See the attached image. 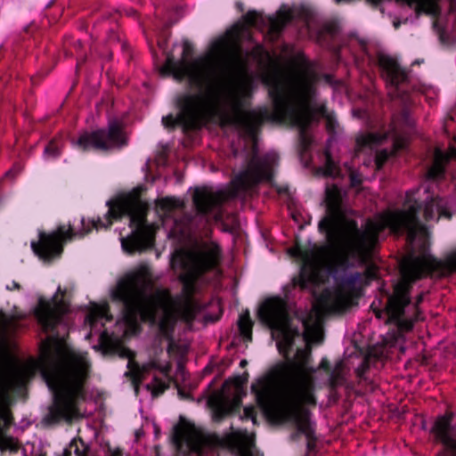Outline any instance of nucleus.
Wrapping results in <instances>:
<instances>
[{
    "label": "nucleus",
    "instance_id": "nucleus-18",
    "mask_svg": "<svg viewBox=\"0 0 456 456\" xmlns=\"http://www.w3.org/2000/svg\"><path fill=\"white\" fill-rule=\"evenodd\" d=\"M455 414L446 410L444 414L437 415L429 430L434 440L444 446V456H456V423Z\"/></svg>",
    "mask_w": 456,
    "mask_h": 456
},
{
    "label": "nucleus",
    "instance_id": "nucleus-42",
    "mask_svg": "<svg viewBox=\"0 0 456 456\" xmlns=\"http://www.w3.org/2000/svg\"><path fill=\"white\" fill-rule=\"evenodd\" d=\"M185 431L183 427L177 425L174 428V439L175 442H181L184 436Z\"/></svg>",
    "mask_w": 456,
    "mask_h": 456
},
{
    "label": "nucleus",
    "instance_id": "nucleus-26",
    "mask_svg": "<svg viewBox=\"0 0 456 456\" xmlns=\"http://www.w3.org/2000/svg\"><path fill=\"white\" fill-rule=\"evenodd\" d=\"M127 368L129 369V370L126 372V376L130 378L134 387L135 393L137 394L139 391V385L142 382L143 370L133 359H129Z\"/></svg>",
    "mask_w": 456,
    "mask_h": 456
},
{
    "label": "nucleus",
    "instance_id": "nucleus-61",
    "mask_svg": "<svg viewBox=\"0 0 456 456\" xmlns=\"http://www.w3.org/2000/svg\"><path fill=\"white\" fill-rule=\"evenodd\" d=\"M12 173H13V170L12 169H10L9 171L6 172V175L9 176V175H12Z\"/></svg>",
    "mask_w": 456,
    "mask_h": 456
},
{
    "label": "nucleus",
    "instance_id": "nucleus-40",
    "mask_svg": "<svg viewBox=\"0 0 456 456\" xmlns=\"http://www.w3.org/2000/svg\"><path fill=\"white\" fill-rule=\"evenodd\" d=\"M83 45L81 41H77L75 43V48L77 50V65H76V71L78 72V69L80 67L86 62V57L84 56L82 53H78V51L81 50Z\"/></svg>",
    "mask_w": 456,
    "mask_h": 456
},
{
    "label": "nucleus",
    "instance_id": "nucleus-58",
    "mask_svg": "<svg viewBox=\"0 0 456 456\" xmlns=\"http://www.w3.org/2000/svg\"><path fill=\"white\" fill-rule=\"evenodd\" d=\"M247 364H248V362L245 359L241 360L240 362V367H245Z\"/></svg>",
    "mask_w": 456,
    "mask_h": 456
},
{
    "label": "nucleus",
    "instance_id": "nucleus-21",
    "mask_svg": "<svg viewBox=\"0 0 456 456\" xmlns=\"http://www.w3.org/2000/svg\"><path fill=\"white\" fill-rule=\"evenodd\" d=\"M293 18L289 10H280L275 17H269L268 35L272 40H277L285 28L286 25L291 21Z\"/></svg>",
    "mask_w": 456,
    "mask_h": 456
},
{
    "label": "nucleus",
    "instance_id": "nucleus-60",
    "mask_svg": "<svg viewBox=\"0 0 456 456\" xmlns=\"http://www.w3.org/2000/svg\"><path fill=\"white\" fill-rule=\"evenodd\" d=\"M104 16L106 17V19H111V20H113L116 19V18H115V16H113V15H112V14H110V13L108 16H106V15L104 14Z\"/></svg>",
    "mask_w": 456,
    "mask_h": 456
},
{
    "label": "nucleus",
    "instance_id": "nucleus-16",
    "mask_svg": "<svg viewBox=\"0 0 456 456\" xmlns=\"http://www.w3.org/2000/svg\"><path fill=\"white\" fill-rule=\"evenodd\" d=\"M377 63L382 78L391 90V92H389L391 97L400 99L402 102H406L409 94L408 91L403 87L407 86L410 82L409 71L402 68L395 59L385 53L378 54Z\"/></svg>",
    "mask_w": 456,
    "mask_h": 456
},
{
    "label": "nucleus",
    "instance_id": "nucleus-35",
    "mask_svg": "<svg viewBox=\"0 0 456 456\" xmlns=\"http://www.w3.org/2000/svg\"><path fill=\"white\" fill-rule=\"evenodd\" d=\"M346 381L344 375L340 371H331L329 379V386L331 390H336L343 386Z\"/></svg>",
    "mask_w": 456,
    "mask_h": 456
},
{
    "label": "nucleus",
    "instance_id": "nucleus-63",
    "mask_svg": "<svg viewBox=\"0 0 456 456\" xmlns=\"http://www.w3.org/2000/svg\"><path fill=\"white\" fill-rule=\"evenodd\" d=\"M395 146H396V148H401L402 147V143L399 142H395Z\"/></svg>",
    "mask_w": 456,
    "mask_h": 456
},
{
    "label": "nucleus",
    "instance_id": "nucleus-5",
    "mask_svg": "<svg viewBox=\"0 0 456 456\" xmlns=\"http://www.w3.org/2000/svg\"><path fill=\"white\" fill-rule=\"evenodd\" d=\"M42 376L53 393V403L44 420L50 425L70 421L77 403L86 399L91 364L86 357L66 348L56 338L45 346Z\"/></svg>",
    "mask_w": 456,
    "mask_h": 456
},
{
    "label": "nucleus",
    "instance_id": "nucleus-23",
    "mask_svg": "<svg viewBox=\"0 0 456 456\" xmlns=\"http://www.w3.org/2000/svg\"><path fill=\"white\" fill-rule=\"evenodd\" d=\"M240 401L237 400L234 403H218L214 408L213 418L216 422H220L226 417L234 413L240 408Z\"/></svg>",
    "mask_w": 456,
    "mask_h": 456
},
{
    "label": "nucleus",
    "instance_id": "nucleus-39",
    "mask_svg": "<svg viewBox=\"0 0 456 456\" xmlns=\"http://www.w3.org/2000/svg\"><path fill=\"white\" fill-rule=\"evenodd\" d=\"M242 419H251L253 423H256V410L255 406H246L243 411Z\"/></svg>",
    "mask_w": 456,
    "mask_h": 456
},
{
    "label": "nucleus",
    "instance_id": "nucleus-55",
    "mask_svg": "<svg viewBox=\"0 0 456 456\" xmlns=\"http://www.w3.org/2000/svg\"><path fill=\"white\" fill-rule=\"evenodd\" d=\"M403 118H404V119H405L406 124L410 126V125H411V122H410L409 116H408V112H407V110H403Z\"/></svg>",
    "mask_w": 456,
    "mask_h": 456
},
{
    "label": "nucleus",
    "instance_id": "nucleus-31",
    "mask_svg": "<svg viewBox=\"0 0 456 456\" xmlns=\"http://www.w3.org/2000/svg\"><path fill=\"white\" fill-rule=\"evenodd\" d=\"M361 266H365V270L362 274H363V284L369 285L370 281L378 279V267L374 263H372V258L366 265H360Z\"/></svg>",
    "mask_w": 456,
    "mask_h": 456
},
{
    "label": "nucleus",
    "instance_id": "nucleus-1",
    "mask_svg": "<svg viewBox=\"0 0 456 456\" xmlns=\"http://www.w3.org/2000/svg\"><path fill=\"white\" fill-rule=\"evenodd\" d=\"M193 52L192 44L184 40L181 59L176 61L173 54H167L165 64L159 69L162 76H173L178 82L187 80L189 86L197 90L177 95L178 113L175 116L170 113L161 119L168 131L181 127L184 134L201 128L216 108L226 75L235 66L242 64L240 53L232 51L226 37L216 39L207 54L190 61Z\"/></svg>",
    "mask_w": 456,
    "mask_h": 456
},
{
    "label": "nucleus",
    "instance_id": "nucleus-36",
    "mask_svg": "<svg viewBox=\"0 0 456 456\" xmlns=\"http://www.w3.org/2000/svg\"><path fill=\"white\" fill-rule=\"evenodd\" d=\"M68 449H70L71 452L72 449H74L77 456H86V444L80 437L72 439Z\"/></svg>",
    "mask_w": 456,
    "mask_h": 456
},
{
    "label": "nucleus",
    "instance_id": "nucleus-53",
    "mask_svg": "<svg viewBox=\"0 0 456 456\" xmlns=\"http://www.w3.org/2000/svg\"><path fill=\"white\" fill-rule=\"evenodd\" d=\"M126 15L129 17H134L136 18L138 16V12L134 9H129L126 11Z\"/></svg>",
    "mask_w": 456,
    "mask_h": 456
},
{
    "label": "nucleus",
    "instance_id": "nucleus-64",
    "mask_svg": "<svg viewBox=\"0 0 456 456\" xmlns=\"http://www.w3.org/2000/svg\"><path fill=\"white\" fill-rule=\"evenodd\" d=\"M161 371L165 372L166 374L167 373L168 370L167 369H161Z\"/></svg>",
    "mask_w": 456,
    "mask_h": 456
},
{
    "label": "nucleus",
    "instance_id": "nucleus-19",
    "mask_svg": "<svg viewBox=\"0 0 456 456\" xmlns=\"http://www.w3.org/2000/svg\"><path fill=\"white\" fill-rule=\"evenodd\" d=\"M337 289L335 297L338 302L349 303L354 297H360L359 284H363V274L354 272L335 278Z\"/></svg>",
    "mask_w": 456,
    "mask_h": 456
},
{
    "label": "nucleus",
    "instance_id": "nucleus-50",
    "mask_svg": "<svg viewBox=\"0 0 456 456\" xmlns=\"http://www.w3.org/2000/svg\"><path fill=\"white\" fill-rule=\"evenodd\" d=\"M21 288V286L20 285V283H18L17 281H12V285H7L6 286V289L8 290H12V289H17V290H20Z\"/></svg>",
    "mask_w": 456,
    "mask_h": 456
},
{
    "label": "nucleus",
    "instance_id": "nucleus-44",
    "mask_svg": "<svg viewBox=\"0 0 456 456\" xmlns=\"http://www.w3.org/2000/svg\"><path fill=\"white\" fill-rule=\"evenodd\" d=\"M375 303L373 302L370 305L375 316L378 318V319H382L384 315H387V309L386 307L384 309H380L379 307H375L374 306Z\"/></svg>",
    "mask_w": 456,
    "mask_h": 456
},
{
    "label": "nucleus",
    "instance_id": "nucleus-25",
    "mask_svg": "<svg viewBox=\"0 0 456 456\" xmlns=\"http://www.w3.org/2000/svg\"><path fill=\"white\" fill-rule=\"evenodd\" d=\"M252 327L253 322L251 321L249 312L246 311L245 313L241 314L240 315L239 321H238V328L240 330V335L246 341H251L252 340Z\"/></svg>",
    "mask_w": 456,
    "mask_h": 456
},
{
    "label": "nucleus",
    "instance_id": "nucleus-33",
    "mask_svg": "<svg viewBox=\"0 0 456 456\" xmlns=\"http://www.w3.org/2000/svg\"><path fill=\"white\" fill-rule=\"evenodd\" d=\"M170 37V31L167 27L164 28L162 31L158 36L157 45L159 50L162 51L163 54L166 55V59L167 58V54H173L172 53L167 52V42Z\"/></svg>",
    "mask_w": 456,
    "mask_h": 456
},
{
    "label": "nucleus",
    "instance_id": "nucleus-30",
    "mask_svg": "<svg viewBox=\"0 0 456 456\" xmlns=\"http://www.w3.org/2000/svg\"><path fill=\"white\" fill-rule=\"evenodd\" d=\"M316 281H317L316 272L313 271L307 274L304 269H302L300 274L297 277H295L293 279L294 285L300 287L302 289H306L309 282L315 283Z\"/></svg>",
    "mask_w": 456,
    "mask_h": 456
},
{
    "label": "nucleus",
    "instance_id": "nucleus-56",
    "mask_svg": "<svg viewBox=\"0 0 456 456\" xmlns=\"http://www.w3.org/2000/svg\"><path fill=\"white\" fill-rule=\"evenodd\" d=\"M236 7H237L238 11L240 12H242L244 11V5L241 2H237Z\"/></svg>",
    "mask_w": 456,
    "mask_h": 456
},
{
    "label": "nucleus",
    "instance_id": "nucleus-20",
    "mask_svg": "<svg viewBox=\"0 0 456 456\" xmlns=\"http://www.w3.org/2000/svg\"><path fill=\"white\" fill-rule=\"evenodd\" d=\"M452 159H456V148L454 146H450L447 152L437 149L435 151L433 165L428 170V176L432 179L444 176L445 166Z\"/></svg>",
    "mask_w": 456,
    "mask_h": 456
},
{
    "label": "nucleus",
    "instance_id": "nucleus-13",
    "mask_svg": "<svg viewBox=\"0 0 456 456\" xmlns=\"http://www.w3.org/2000/svg\"><path fill=\"white\" fill-rule=\"evenodd\" d=\"M278 160L279 157L276 153H266L263 157L253 156L246 168L232 179V196H237L240 192H247L261 182L272 183L273 167Z\"/></svg>",
    "mask_w": 456,
    "mask_h": 456
},
{
    "label": "nucleus",
    "instance_id": "nucleus-17",
    "mask_svg": "<svg viewBox=\"0 0 456 456\" xmlns=\"http://www.w3.org/2000/svg\"><path fill=\"white\" fill-rule=\"evenodd\" d=\"M228 198V193L224 191H214L208 186L196 187L192 195L196 216L203 220L204 225H207L210 223V215L217 209L213 218L216 222H221L223 219L221 206Z\"/></svg>",
    "mask_w": 456,
    "mask_h": 456
},
{
    "label": "nucleus",
    "instance_id": "nucleus-45",
    "mask_svg": "<svg viewBox=\"0 0 456 456\" xmlns=\"http://www.w3.org/2000/svg\"><path fill=\"white\" fill-rule=\"evenodd\" d=\"M337 126L338 123L335 118L330 116L327 117L326 126L329 131H334Z\"/></svg>",
    "mask_w": 456,
    "mask_h": 456
},
{
    "label": "nucleus",
    "instance_id": "nucleus-28",
    "mask_svg": "<svg viewBox=\"0 0 456 456\" xmlns=\"http://www.w3.org/2000/svg\"><path fill=\"white\" fill-rule=\"evenodd\" d=\"M63 142L60 138H53L45 146L44 155L45 158L58 159L61 155Z\"/></svg>",
    "mask_w": 456,
    "mask_h": 456
},
{
    "label": "nucleus",
    "instance_id": "nucleus-3",
    "mask_svg": "<svg viewBox=\"0 0 456 456\" xmlns=\"http://www.w3.org/2000/svg\"><path fill=\"white\" fill-rule=\"evenodd\" d=\"M109 208L103 218L88 220L81 218L82 230L75 232L71 225L66 230L60 225L56 231L46 233L40 232L38 241H32L31 248L36 255L44 260H51L60 256L63 252V243L75 238H83L93 229H109L114 221L124 216L129 217L131 234L121 239V246L125 252L132 255L143 252L153 248L155 244L156 228L147 220L149 207L142 200L139 194H129L110 200L107 202Z\"/></svg>",
    "mask_w": 456,
    "mask_h": 456
},
{
    "label": "nucleus",
    "instance_id": "nucleus-51",
    "mask_svg": "<svg viewBox=\"0 0 456 456\" xmlns=\"http://www.w3.org/2000/svg\"><path fill=\"white\" fill-rule=\"evenodd\" d=\"M100 343H101V346H102L105 350H107V347H108V343L106 341V338H105V336L104 335H102L101 338H100Z\"/></svg>",
    "mask_w": 456,
    "mask_h": 456
},
{
    "label": "nucleus",
    "instance_id": "nucleus-15",
    "mask_svg": "<svg viewBox=\"0 0 456 456\" xmlns=\"http://www.w3.org/2000/svg\"><path fill=\"white\" fill-rule=\"evenodd\" d=\"M66 291L58 286L54 295L47 299L41 296L34 308V316L45 332H53L69 312V303L65 299Z\"/></svg>",
    "mask_w": 456,
    "mask_h": 456
},
{
    "label": "nucleus",
    "instance_id": "nucleus-62",
    "mask_svg": "<svg viewBox=\"0 0 456 456\" xmlns=\"http://www.w3.org/2000/svg\"><path fill=\"white\" fill-rule=\"evenodd\" d=\"M422 61H423L416 60V61L412 63V65H415V64H418V65H419V64H420Z\"/></svg>",
    "mask_w": 456,
    "mask_h": 456
},
{
    "label": "nucleus",
    "instance_id": "nucleus-43",
    "mask_svg": "<svg viewBox=\"0 0 456 456\" xmlns=\"http://www.w3.org/2000/svg\"><path fill=\"white\" fill-rule=\"evenodd\" d=\"M8 396V388L6 383L0 379V405Z\"/></svg>",
    "mask_w": 456,
    "mask_h": 456
},
{
    "label": "nucleus",
    "instance_id": "nucleus-10",
    "mask_svg": "<svg viewBox=\"0 0 456 456\" xmlns=\"http://www.w3.org/2000/svg\"><path fill=\"white\" fill-rule=\"evenodd\" d=\"M257 405L269 418L278 420L293 419L298 433L307 440H316L310 412L304 405H316L314 393L308 397L300 393H253Z\"/></svg>",
    "mask_w": 456,
    "mask_h": 456
},
{
    "label": "nucleus",
    "instance_id": "nucleus-59",
    "mask_svg": "<svg viewBox=\"0 0 456 456\" xmlns=\"http://www.w3.org/2000/svg\"><path fill=\"white\" fill-rule=\"evenodd\" d=\"M151 53H152L153 58L156 60L158 58L157 52L152 49Z\"/></svg>",
    "mask_w": 456,
    "mask_h": 456
},
{
    "label": "nucleus",
    "instance_id": "nucleus-8",
    "mask_svg": "<svg viewBox=\"0 0 456 456\" xmlns=\"http://www.w3.org/2000/svg\"><path fill=\"white\" fill-rule=\"evenodd\" d=\"M183 273L179 275L182 294L176 301L182 321L191 324L202 310L200 302L194 297L198 281L207 273L215 270L222 259V248L215 241H200L191 249L178 253Z\"/></svg>",
    "mask_w": 456,
    "mask_h": 456
},
{
    "label": "nucleus",
    "instance_id": "nucleus-38",
    "mask_svg": "<svg viewBox=\"0 0 456 456\" xmlns=\"http://www.w3.org/2000/svg\"><path fill=\"white\" fill-rule=\"evenodd\" d=\"M3 450H9L10 452H16L19 450L20 445L17 441L12 437H5L1 443Z\"/></svg>",
    "mask_w": 456,
    "mask_h": 456
},
{
    "label": "nucleus",
    "instance_id": "nucleus-4",
    "mask_svg": "<svg viewBox=\"0 0 456 456\" xmlns=\"http://www.w3.org/2000/svg\"><path fill=\"white\" fill-rule=\"evenodd\" d=\"M151 271L141 266L120 278L110 297L113 302L122 305V315L130 327H138L140 322L155 325L159 332L173 343L175 328L178 320L182 321L180 307L167 289H157L147 293Z\"/></svg>",
    "mask_w": 456,
    "mask_h": 456
},
{
    "label": "nucleus",
    "instance_id": "nucleus-22",
    "mask_svg": "<svg viewBox=\"0 0 456 456\" xmlns=\"http://www.w3.org/2000/svg\"><path fill=\"white\" fill-rule=\"evenodd\" d=\"M259 23H265L262 14L255 10H251L242 16V21L233 25L232 32L235 37H240L246 29L250 27H257Z\"/></svg>",
    "mask_w": 456,
    "mask_h": 456
},
{
    "label": "nucleus",
    "instance_id": "nucleus-57",
    "mask_svg": "<svg viewBox=\"0 0 456 456\" xmlns=\"http://www.w3.org/2000/svg\"><path fill=\"white\" fill-rule=\"evenodd\" d=\"M61 456H71L70 449L65 448Z\"/></svg>",
    "mask_w": 456,
    "mask_h": 456
},
{
    "label": "nucleus",
    "instance_id": "nucleus-37",
    "mask_svg": "<svg viewBox=\"0 0 456 456\" xmlns=\"http://www.w3.org/2000/svg\"><path fill=\"white\" fill-rule=\"evenodd\" d=\"M390 157V153L387 150L379 151L375 156V166L378 170H380L387 163Z\"/></svg>",
    "mask_w": 456,
    "mask_h": 456
},
{
    "label": "nucleus",
    "instance_id": "nucleus-49",
    "mask_svg": "<svg viewBox=\"0 0 456 456\" xmlns=\"http://www.w3.org/2000/svg\"><path fill=\"white\" fill-rule=\"evenodd\" d=\"M277 192L279 194H289V187L288 185H281L277 187Z\"/></svg>",
    "mask_w": 456,
    "mask_h": 456
},
{
    "label": "nucleus",
    "instance_id": "nucleus-48",
    "mask_svg": "<svg viewBox=\"0 0 456 456\" xmlns=\"http://www.w3.org/2000/svg\"><path fill=\"white\" fill-rule=\"evenodd\" d=\"M36 29V24L34 22L29 23L24 28V32L28 35H32L34 30Z\"/></svg>",
    "mask_w": 456,
    "mask_h": 456
},
{
    "label": "nucleus",
    "instance_id": "nucleus-2",
    "mask_svg": "<svg viewBox=\"0 0 456 456\" xmlns=\"http://www.w3.org/2000/svg\"><path fill=\"white\" fill-rule=\"evenodd\" d=\"M263 82L268 87L273 110L268 107L246 110L239 101L233 107V113L227 116V122L252 141L257 139L265 122L289 123L297 127L301 151L306 152L312 145L308 130L314 119L310 103L316 92L315 76L304 75L294 86L276 75L265 77Z\"/></svg>",
    "mask_w": 456,
    "mask_h": 456
},
{
    "label": "nucleus",
    "instance_id": "nucleus-54",
    "mask_svg": "<svg viewBox=\"0 0 456 456\" xmlns=\"http://www.w3.org/2000/svg\"><path fill=\"white\" fill-rule=\"evenodd\" d=\"M315 446V440H307V449L312 451Z\"/></svg>",
    "mask_w": 456,
    "mask_h": 456
},
{
    "label": "nucleus",
    "instance_id": "nucleus-29",
    "mask_svg": "<svg viewBox=\"0 0 456 456\" xmlns=\"http://www.w3.org/2000/svg\"><path fill=\"white\" fill-rule=\"evenodd\" d=\"M146 388L151 392V395L153 397H159L169 388V384L162 379L155 376L152 382L146 385Z\"/></svg>",
    "mask_w": 456,
    "mask_h": 456
},
{
    "label": "nucleus",
    "instance_id": "nucleus-46",
    "mask_svg": "<svg viewBox=\"0 0 456 456\" xmlns=\"http://www.w3.org/2000/svg\"><path fill=\"white\" fill-rule=\"evenodd\" d=\"M319 368L325 370L326 372H330L331 373V366H330V362H329L328 359L326 358H323L321 362H320V365H319Z\"/></svg>",
    "mask_w": 456,
    "mask_h": 456
},
{
    "label": "nucleus",
    "instance_id": "nucleus-32",
    "mask_svg": "<svg viewBox=\"0 0 456 456\" xmlns=\"http://www.w3.org/2000/svg\"><path fill=\"white\" fill-rule=\"evenodd\" d=\"M289 253L290 256L305 261L308 260L312 256V251L309 248H306L298 243L290 248L289 249Z\"/></svg>",
    "mask_w": 456,
    "mask_h": 456
},
{
    "label": "nucleus",
    "instance_id": "nucleus-12",
    "mask_svg": "<svg viewBox=\"0 0 456 456\" xmlns=\"http://www.w3.org/2000/svg\"><path fill=\"white\" fill-rule=\"evenodd\" d=\"M259 321L276 335L277 347L281 353L288 354L292 350L295 338L300 336L297 327L292 323L288 305L281 297L265 299L257 310Z\"/></svg>",
    "mask_w": 456,
    "mask_h": 456
},
{
    "label": "nucleus",
    "instance_id": "nucleus-27",
    "mask_svg": "<svg viewBox=\"0 0 456 456\" xmlns=\"http://www.w3.org/2000/svg\"><path fill=\"white\" fill-rule=\"evenodd\" d=\"M383 137L378 134L370 133L366 134H362L356 138V145L360 149L363 148H372L376 145H379L382 142Z\"/></svg>",
    "mask_w": 456,
    "mask_h": 456
},
{
    "label": "nucleus",
    "instance_id": "nucleus-14",
    "mask_svg": "<svg viewBox=\"0 0 456 456\" xmlns=\"http://www.w3.org/2000/svg\"><path fill=\"white\" fill-rule=\"evenodd\" d=\"M72 143L81 151H109L113 148L121 149L127 146V138L125 135L122 124L112 119L109 122L108 129H97L92 132L82 133Z\"/></svg>",
    "mask_w": 456,
    "mask_h": 456
},
{
    "label": "nucleus",
    "instance_id": "nucleus-6",
    "mask_svg": "<svg viewBox=\"0 0 456 456\" xmlns=\"http://www.w3.org/2000/svg\"><path fill=\"white\" fill-rule=\"evenodd\" d=\"M327 215L319 222L318 229L325 233L329 245L338 253L337 266L342 271L366 265L373 257L380 227L368 221L362 230L354 219L341 213V200L337 190L326 192Z\"/></svg>",
    "mask_w": 456,
    "mask_h": 456
},
{
    "label": "nucleus",
    "instance_id": "nucleus-47",
    "mask_svg": "<svg viewBox=\"0 0 456 456\" xmlns=\"http://www.w3.org/2000/svg\"><path fill=\"white\" fill-rule=\"evenodd\" d=\"M350 183L352 186L356 187L362 184V179L358 175L352 173L350 175Z\"/></svg>",
    "mask_w": 456,
    "mask_h": 456
},
{
    "label": "nucleus",
    "instance_id": "nucleus-7",
    "mask_svg": "<svg viewBox=\"0 0 456 456\" xmlns=\"http://www.w3.org/2000/svg\"><path fill=\"white\" fill-rule=\"evenodd\" d=\"M401 277L387 297L386 323H393L402 331L412 330L415 319L405 318V308L411 304V293L416 281L426 276L444 278L456 273V248L440 259L432 255L410 256L401 265Z\"/></svg>",
    "mask_w": 456,
    "mask_h": 456
},
{
    "label": "nucleus",
    "instance_id": "nucleus-11",
    "mask_svg": "<svg viewBox=\"0 0 456 456\" xmlns=\"http://www.w3.org/2000/svg\"><path fill=\"white\" fill-rule=\"evenodd\" d=\"M423 208V216L426 222L436 220L444 216L452 217L451 212L444 208V200L438 196L427 200L425 205L412 198L411 193L406 194L404 209L389 213L386 218V224L395 235L406 234L407 242L414 243L419 235H424L427 232L426 226L419 219V213Z\"/></svg>",
    "mask_w": 456,
    "mask_h": 456
},
{
    "label": "nucleus",
    "instance_id": "nucleus-9",
    "mask_svg": "<svg viewBox=\"0 0 456 456\" xmlns=\"http://www.w3.org/2000/svg\"><path fill=\"white\" fill-rule=\"evenodd\" d=\"M297 360L281 362L251 384L252 393H314L316 370L311 366V349H297Z\"/></svg>",
    "mask_w": 456,
    "mask_h": 456
},
{
    "label": "nucleus",
    "instance_id": "nucleus-34",
    "mask_svg": "<svg viewBox=\"0 0 456 456\" xmlns=\"http://www.w3.org/2000/svg\"><path fill=\"white\" fill-rule=\"evenodd\" d=\"M109 312V306L107 305H96L93 311L87 315V319L91 322H97V319L104 318Z\"/></svg>",
    "mask_w": 456,
    "mask_h": 456
},
{
    "label": "nucleus",
    "instance_id": "nucleus-52",
    "mask_svg": "<svg viewBox=\"0 0 456 456\" xmlns=\"http://www.w3.org/2000/svg\"><path fill=\"white\" fill-rule=\"evenodd\" d=\"M423 301V294H420L417 297H416V301H415V304H414V306H415V309L418 310V306L419 304H421Z\"/></svg>",
    "mask_w": 456,
    "mask_h": 456
},
{
    "label": "nucleus",
    "instance_id": "nucleus-41",
    "mask_svg": "<svg viewBox=\"0 0 456 456\" xmlns=\"http://www.w3.org/2000/svg\"><path fill=\"white\" fill-rule=\"evenodd\" d=\"M248 373H245L244 375L240 376V375H237L235 376L232 380V383L237 387H240L241 386H243L246 382H247V379H248Z\"/></svg>",
    "mask_w": 456,
    "mask_h": 456
},
{
    "label": "nucleus",
    "instance_id": "nucleus-24",
    "mask_svg": "<svg viewBox=\"0 0 456 456\" xmlns=\"http://www.w3.org/2000/svg\"><path fill=\"white\" fill-rule=\"evenodd\" d=\"M183 202L175 197H164L157 200L156 207L159 210L168 214L175 209L183 208Z\"/></svg>",
    "mask_w": 456,
    "mask_h": 456
}]
</instances>
